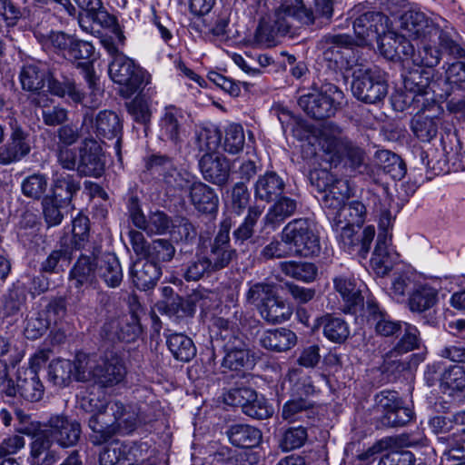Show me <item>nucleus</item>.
<instances>
[{"label":"nucleus","mask_w":465,"mask_h":465,"mask_svg":"<svg viewBox=\"0 0 465 465\" xmlns=\"http://www.w3.org/2000/svg\"><path fill=\"white\" fill-rule=\"evenodd\" d=\"M126 375V368L122 358L110 352L97 361L84 355L76 365V381L94 380L103 387H113L122 382Z\"/></svg>","instance_id":"nucleus-1"},{"label":"nucleus","mask_w":465,"mask_h":465,"mask_svg":"<svg viewBox=\"0 0 465 465\" xmlns=\"http://www.w3.org/2000/svg\"><path fill=\"white\" fill-rule=\"evenodd\" d=\"M318 140L322 151L329 156L331 163L337 164L345 159V163L352 170L363 164V151L348 140L341 129L332 123L322 126Z\"/></svg>","instance_id":"nucleus-2"},{"label":"nucleus","mask_w":465,"mask_h":465,"mask_svg":"<svg viewBox=\"0 0 465 465\" xmlns=\"http://www.w3.org/2000/svg\"><path fill=\"white\" fill-rule=\"evenodd\" d=\"M370 200L375 204V211L379 213V230L377 243L371 260L372 268L380 275L387 274L393 266V260L389 252L394 218L388 208V200L383 201L376 195H371Z\"/></svg>","instance_id":"nucleus-3"},{"label":"nucleus","mask_w":465,"mask_h":465,"mask_svg":"<svg viewBox=\"0 0 465 465\" xmlns=\"http://www.w3.org/2000/svg\"><path fill=\"white\" fill-rule=\"evenodd\" d=\"M309 179L319 193H323L322 204L328 217L341 207L351 194L347 180L338 178L327 169H314L310 172Z\"/></svg>","instance_id":"nucleus-4"},{"label":"nucleus","mask_w":465,"mask_h":465,"mask_svg":"<svg viewBox=\"0 0 465 465\" xmlns=\"http://www.w3.org/2000/svg\"><path fill=\"white\" fill-rule=\"evenodd\" d=\"M343 98V92L339 87L325 83L319 92L300 96L298 104L312 118L322 120L333 116Z\"/></svg>","instance_id":"nucleus-5"},{"label":"nucleus","mask_w":465,"mask_h":465,"mask_svg":"<svg viewBox=\"0 0 465 465\" xmlns=\"http://www.w3.org/2000/svg\"><path fill=\"white\" fill-rule=\"evenodd\" d=\"M351 92L360 101L375 104L381 101L388 93L384 74L376 67L355 65L352 71Z\"/></svg>","instance_id":"nucleus-6"},{"label":"nucleus","mask_w":465,"mask_h":465,"mask_svg":"<svg viewBox=\"0 0 465 465\" xmlns=\"http://www.w3.org/2000/svg\"><path fill=\"white\" fill-rule=\"evenodd\" d=\"M111 79L120 84L121 94L128 98L150 83V74L124 54H118L109 64Z\"/></svg>","instance_id":"nucleus-7"},{"label":"nucleus","mask_w":465,"mask_h":465,"mask_svg":"<svg viewBox=\"0 0 465 465\" xmlns=\"http://www.w3.org/2000/svg\"><path fill=\"white\" fill-rule=\"evenodd\" d=\"M282 232L294 256L312 257L320 252V237L308 219H294L283 227Z\"/></svg>","instance_id":"nucleus-8"},{"label":"nucleus","mask_w":465,"mask_h":465,"mask_svg":"<svg viewBox=\"0 0 465 465\" xmlns=\"http://www.w3.org/2000/svg\"><path fill=\"white\" fill-rule=\"evenodd\" d=\"M81 132L89 135L95 134L97 137L103 139L114 140V150L119 161L122 160L123 125L114 112L104 110L99 112L95 116L93 114H85Z\"/></svg>","instance_id":"nucleus-9"},{"label":"nucleus","mask_w":465,"mask_h":465,"mask_svg":"<svg viewBox=\"0 0 465 465\" xmlns=\"http://www.w3.org/2000/svg\"><path fill=\"white\" fill-rule=\"evenodd\" d=\"M403 86L406 91L405 104H417V108L423 110L430 102H434L433 70L413 68L403 75Z\"/></svg>","instance_id":"nucleus-10"},{"label":"nucleus","mask_w":465,"mask_h":465,"mask_svg":"<svg viewBox=\"0 0 465 465\" xmlns=\"http://www.w3.org/2000/svg\"><path fill=\"white\" fill-rule=\"evenodd\" d=\"M48 360V352L42 351L35 353L30 361V368L18 371L16 386L6 389L9 396L19 393L29 401H38L43 398L45 388L40 381L37 369Z\"/></svg>","instance_id":"nucleus-11"},{"label":"nucleus","mask_w":465,"mask_h":465,"mask_svg":"<svg viewBox=\"0 0 465 465\" xmlns=\"http://www.w3.org/2000/svg\"><path fill=\"white\" fill-rule=\"evenodd\" d=\"M325 45L323 59L329 69L337 72H348L355 68L353 52L351 46L354 40L348 35H326L322 38Z\"/></svg>","instance_id":"nucleus-12"},{"label":"nucleus","mask_w":465,"mask_h":465,"mask_svg":"<svg viewBox=\"0 0 465 465\" xmlns=\"http://www.w3.org/2000/svg\"><path fill=\"white\" fill-rule=\"evenodd\" d=\"M234 222L230 216H225L219 224V230L210 244V251L206 257L211 269L214 272L223 270L236 258V250L230 243V231Z\"/></svg>","instance_id":"nucleus-13"},{"label":"nucleus","mask_w":465,"mask_h":465,"mask_svg":"<svg viewBox=\"0 0 465 465\" xmlns=\"http://www.w3.org/2000/svg\"><path fill=\"white\" fill-rule=\"evenodd\" d=\"M376 405L382 412L381 422L387 427H401L414 417L411 408L403 406L397 391H383L375 397Z\"/></svg>","instance_id":"nucleus-14"},{"label":"nucleus","mask_w":465,"mask_h":465,"mask_svg":"<svg viewBox=\"0 0 465 465\" xmlns=\"http://www.w3.org/2000/svg\"><path fill=\"white\" fill-rule=\"evenodd\" d=\"M331 223L333 231L336 232L339 244L344 252L350 254L359 253L361 257L365 258L375 236L374 227L371 225L365 227L361 238H360L354 230L355 226L339 223L336 221H331Z\"/></svg>","instance_id":"nucleus-15"},{"label":"nucleus","mask_w":465,"mask_h":465,"mask_svg":"<svg viewBox=\"0 0 465 465\" xmlns=\"http://www.w3.org/2000/svg\"><path fill=\"white\" fill-rule=\"evenodd\" d=\"M390 19L381 12L367 11L353 22L356 45H368L379 39L389 28Z\"/></svg>","instance_id":"nucleus-16"},{"label":"nucleus","mask_w":465,"mask_h":465,"mask_svg":"<svg viewBox=\"0 0 465 465\" xmlns=\"http://www.w3.org/2000/svg\"><path fill=\"white\" fill-rule=\"evenodd\" d=\"M401 38L410 40H430L431 35L439 34L437 27L426 15L420 11L410 9L401 16Z\"/></svg>","instance_id":"nucleus-17"},{"label":"nucleus","mask_w":465,"mask_h":465,"mask_svg":"<svg viewBox=\"0 0 465 465\" xmlns=\"http://www.w3.org/2000/svg\"><path fill=\"white\" fill-rule=\"evenodd\" d=\"M133 224L148 235L165 234L173 226L172 219L163 212L156 211L146 218L136 199H132L128 207Z\"/></svg>","instance_id":"nucleus-18"},{"label":"nucleus","mask_w":465,"mask_h":465,"mask_svg":"<svg viewBox=\"0 0 465 465\" xmlns=\"http://www.w3.org/2000/svg\"><path fill=\"white\" fill-rule=\"evenodd\" d=\"M77 171L81 175L94 177L102 176L104 171L102 147L93 137H87L83 142Z\"/></svg>","instance_id":"nucleus-19"},{"label":"nucleus","mask_w":465,"mask_h":465,"mask_svg":"<svg viewBox=\"0 0 465 465\" xmlns=\"http://www.w3.org/2000/svg\"><path fill=\"white\" fill-rule=\"evenodd\" d=\"M371 195H375L371 192H367L365 197L367 203L362 200H352L347 204H343L339 210L335 211L332 215L329 216L331 221H336L339 223H345L346 225H353L358 228L361 227L366 221L367 217V204H373V212L379 218V213L375 211V204L370 200ZM376 196H378L376 194Z\"/></svg>","instance_id":"nucleus-20"},{"label":"nucleus","mask_w":465,"mask_h":465,"mask_svg":"<svg viewBox=\"0 0 465 465\" xmlns=\"http://www.w3.org/2000/svg\"><path fill=\"white\" fill-rule=\"evenodd\" d=\"M184 113L174 105L166 106L159 121L161 136L174 145L181 144L184 134Z\"/></svg>","instance_id":"nucleus-21"},{"label":"nucleus","mask_w":465,"mask_h":465,"mask_svg":"<svg viewBox=\"0 0 465 465\" xmlns=\"http://www.w3.org/2000/svg\"><path fill=\"white\" fill-rule=\"evenodd\" d=\"M46 430L52 439L55 440L64 448L76 444L81 434V426L76 420H71L58 415L50 418Z\"/></svg>","instance_id":"nucleus-22"},{"label":"nucleus","mask_w":465,"mask_h":465,"mask_svg":"<svg viewBox=\"0 0 465 465\" xmlns=\"http://www.w3.org/2000/svg\"><path fill=\"white\" fill-rule=\"evenodd\" d=\"M30 149L27 134L21 127H13L9 140L0 146V164L8 165L21 161Z\"/></svg>","instance_id":"nucleus-23"},{"label":"nucleus","mask_w":465,"mask_h":465,"mask_svg":"<svg viewBox=\"0 0 465 465\" xmlns=\"http://www.w3.org/2000/svg\"><path fill=\"white\" fill-rule=\"evenodd\" d=\"M200 170L205 180L217 185L227 183L230 174V163L223 155L206 153L199 160Z\"/></svg>","instance_id":"nucleus-24"},{"label":"nucleus","mask_w":465,"mask_h":465,"mask_svg":"<svg viewBox=\"0 0 465 465\" xmlns=\"http://www.w3.org/2000/svg\"><path fill=\"white\" fill-rule=\"evenodd\" d=\"M130 275L137 289H153L162 275V267L148 259L138 260L131 267Z\"/></svg>","instance_id":"nucleus-25"},{"label":"nucleus","mask_w":465,"mask_h":465,"mask_svg":"<svg viewBox=\"0 0 465 465\" xmlns=\"http://www.w3.org/2000/svg\"><path fill=\"white\" fill-rule=\"evenodd\" d=\"M226 354L223 365L230 370H249L254 366V356L247 349L242 338L234 341H227L223 345Z\"/></svg>","instance_id":"nucleus-26"},{"label":"nucleus","mask_w":465,"mask_h":465,"mask_svg":"<svg viewBox=\"0 0 465 465\" xmlns=\"http://www.w3.org/2000/svg\"><path fill=\"white\" fill-rule=\"evenodd\" d=\"M94 53V47L90 42L74 37V41L66 55L70 59L84 60V62L79 63L78 65L84 69V77L92 92H94L97 80L92 64L89 62Z\"/></svg>","instance_id":"nucleus-27"},{"label":"nucleus","mask_w":465,"mask_h":465,"mask_svg":"<svg viewBox=\"0 0 465 465\" xmlns=\"http://www.w3.org/2000/svg\"><path fill=\"white\" fill-rule=\"evenodd\" d=\"M51 438L46 429L34 434L31 443L32 465H53L56 462L58 456L51 450Z\"/></svg>","instance_id":"nucleus-28"},{"label":"nucleus","mask_w":465,"mask_h":465,"mask_svg":"<svg viewBox=\"0 0 465 465\" xmlns=\"http://www.w3.org/2000/svg\"><path fill=\"white\" fill-rule=\"evenodd\" d=\"M97 276L110 288L118 287L123 281V270L114 253L106 252L97 256Z\"/></svg>","instance_id":"nucleus-29"},{"label":"nucleus","mask_w":465,"mask_h":465,"mask_svg":"<svg viewBox=\"0 0 465 465\" xmlns=\"http://www.w3.org/2000/svg\"><path fill=\"white\" fill-rule=\"evenodd\" d=\"M88 427L91 430L90 440L94 445L105 443L117 435L110 411L91 415Z\"/></svg>","instance_id":"nucleus-30"},{"label":"nucleus","mask_w":465,"mask_h":465,"mask_svg":"<svg viewBox=\"0 0 465 465\" xmlns=\"http://www.w3.org/2000/svg\"><path fill=\"white\" fill-rule=\"evenodd\" d=\"M285 183L275 172H266L254 183V197L263 202L277 199L283 192Z\"/></svg>","instance_id":"nucleus-31"},{"label":"nucleus","mask_w":465,"mask_h":465,"mask_svg":"<svg viewBox=\"0 0 465 465\" xmlns=\"http://www.w3.org/2000/svg\"><path fill=\"white\" fill-rule=\"evenodd\" d=\"M189 197L194 207L201 213H213L218 209V197L213 189L195 180L189 190Z\"/></svg>","instance_id":"nucleus-32"},{"label":"nucleus","mask_w":465,"mask_h":465,"mask_svg":"<svg viewBox=\"0 0 465 465\" xmlns=\"http://www.w3.org/2000/svg\"><path fill=\"white\" fill-rule=\"evenodd\" d=\"M108 410L113 417L117 434H129L135 430L138 413L133 407L115 401L110 402Z\"/></svg>","instance_id":"nucleus-33"},{"label":"nucleus","mask_w":465,"mask_h":465,"mask_svg":"<svg viewBox=\"0 0 465 465\" xmlns=\"http://www.w3.org/2000/svg\"><path fill=\"white\" fill-rule=\"evenodd\" d=\"M297 338L293 331L285 328L265 331L261 338V345L271 351H285L293 347Z\"/></svg>","instance_id":"nucleus-34"},{"label":"nucleus","mask_w":465,"mask_h":465,"mask_svg":"<svg viewBox=\"0 0 465 465\" xmlns=\"http://www.w3.org/2000/svg\"><path fill=\"white\" fill-rule=\"evenodd\" d=\"M313 407L310 399L292 396L282 406V418L288 422L304 421L314 415Z\"/></svg>","instance_id":"nucleus-35"},{"label":"nucleus","mask_w":465,"mask_h":465,"mask_svg":"<svg viewBox=\"0 0 465 465\" xmlns=\"http://www.w3.org/2000/svg\"><path fill=\"white\" fill-rule=\"evenodd\" d=\"M408 56L417 67L432 69L440 61V50L427 43V39H420V43L417 45V51L413 45L408 44Z\"/></svg>","instance_id":"nucleus-36"},{"label":"nucleus","mask_w":465,"mask_h":465,"mask_svg":"<svg viewBox=\"0 0 465 465\" xmlns=\"http://www.w3.org/2000/svg\"><path fill=\"white\" fill-rule=\"evenodd\" d=\"M97 256L82 255L78 258L70 272V281L75 288L91 283L97 275L96 262Z\"/></svg>","instance_id":"nucleus-37"},{"label":"nucleus","mask_w":465,"mask_h":465,"mask_svg":"<svg viewBox=\"0 0 465 465\" xmlns=\"http://www.w3.org/2000/svg\"><path fill=\"white\" fill-rule=\"evenodd\" d=\"M324 337L331 342L342 343L350 336L349 324L341 317L325 314L318 319Z\"/></svg>","instance_id":"nucleus-38"},{"label":"nucleus","mask_w":465,"mask_h":465,"mask_svg":"<svg viewBox=\"0 0 465 465\" xmlns=\"http://www.w3.org/2000/svg\"><path fill=\"white\" fill-rule=\"evenodd\" d=\"M230 442L240 448H253L262 440V432L247 424H234L227 431Z\"/></svg>","instance_id":"nucleus-39"},{"label":"nucleus","mask_w":465,"mask_h":465,"mask_svg":"<svg viewBox=\"0 0 465 465\" xmlns=\"http://www.w3.org/2000/svg\"><path fill=\"white\" fill-rule=\"evenodd\" d=\"M261 317L268 323H281L290 319L292 314V307L279 296L259 306Z\"/></svg>","instance_id":"nucleus-40"},{"label":"nucleus","mask_w":465,"mask_h":465,"mask_svg":"<svg viewBox=\"0 0 465 465\" xmlns=\"http://www.w3.org/2000/svg\"><path fill=\"white\" fill-rule=\"evenodd\" d=\"M48 72L35 64H25L19 73V81L22 89L27 92L37 93L45 85Z\"/></svg>","instance_id":"nucleus-41"},{"label":"nucleus","mask_w":465,"mask_h":465,"mask_svg":"<svg viewBox=\"0 0 465 465\" xmlns=\"http://www.w3.org/2000/svg\"><path fill=\"white\" fill-rule=\"evenodd\" d=\"M84 355H78L75 362L63 359L52 361L48 367L49 381L56 386H64L72 376L76 380V365L78 364L79 358L83 359Z\"/></svg>","instance_id":"nucleus-42"},{"label":"nucleus","mask_w":465,"mask_h":465,"mask_svg":"<svg viewBox=\"0 0 465 465\" xmlns=\"http://www.w3.org/2000/svg\"><path fill=\"white\" fill-rule=\"evenodd\" d=\"M53 193L60 202L70 203L74 195L80 190V183L74 175L56 171L53 176Z\"/></svg>","instance_id":"nucleus-43"},{"label":"nucleus","mask_w":465,"mask_h":465,"mask_svg":"<svg viewBox=\"0 0 465 465\" xmlns=\"http://www.w3.org/2000/svg\"><path fill=\"white\" fill-rule=\"evenodd\" d=\"M221 142V133L215 128L199 126L195 129L193 137V151H197L195 156L200 153H213Z\"/></svg>","instance_id":"nucleus-44"},{"label":"nucleus","mask_w":465,"mask_h":465,"mask_svg":"<svg viewBox=\"0 0 465 465\" xmlns=\"http://www.w3.org/2000/svg\"><path fill=\"white\" fill-rule=\"evenodd\" d=\"M369 322L374 326L376 332L381 336H392L402 331L403 322H394L390 317L380 311L377 305H369Z\"/></svg>","instance_id":"nucleus-45"},{"label":"nucleus","mask_w":465,"mask_h":465,"mask_svg":"<svg viewBox=\"0 0 465 465\" xmlns=\"http://www.w3.org/2000/svg\"><path fill=\"white\" fill-rule=\"evenodd\" d=\"M333 284L349 310L362 302L361 292L354 278L341 275L333 279Z\"/></svg>","instance_id":"nucleus-46"},{"label":"nucleus","mask_w":465,"mask_h":465,"mask_svg":"<svg viewBox=\"0 0 465 465\" xmlns=\"http://www.w3.org/2000/svg\"><path fill=\"white\" fill-rule=\"evenodd\" d=\"M280 269L286 276L304 282H313L318 273V268L312 262L286 261L280 262Z\"/></svg>","instance_id":"nucleus-47"},{"label":"nucleus","mask_w":465,"mask_h":465,"mask_svg":"<svg viewBox=\"0 0 465 465\" xmlns=\"http://www.w3.org/2000/svg\"><path fill=\"white\" fill-rule=\"evenodd\" d=\"M297 209L296 200L282 196L276 200V202L269 208L268 213L264 216L266 224L279 225L285 219L293 215Z\"/></svg>","instance_id":"nucleus-48"},{"label":"nucleus","mask_w":465,"mask_h":465,"mask_svg":"<svg viewBox=\"0 0 465 465\" xmlns=\"http://www.w3.org/2000/svg\"><path fill=\"white\" fill-rule=\"evenodd\" d=\"M167 346L173 357L181 361H190L196 355V348L193 341L183 333L169 335Z\"/></svg>","instance_id":"nucleus-49"},{"label":"nucleus","mask_w":465,"mask_h":465,"mask_svg":"<svg viewBox=\"0 0 465 465\" xmlns=\"http://www.w3.org/2000/svg\"><path fill=\"white\" fill-rule=\"evenodd\" d=\"M48 84L49 92L59 97L68 96L74 103H84L87 105L88 102H85L84 94L76 86L74 81L69 78H64L63 81H59L47 76L46 80Z\"/></svg>","instance_id":"nucleus-50"},{"label":"nucleus","mask_w":465,"mask_h":465,"mask_svg":"<svg viewBox=\"0 0 465 465\" xmlns=\"http://www.w3.org/2000/svg\"><path fill=\"white\" fill-rule=\"evenodd\" d=\"M375 40L379 43L381 53L387 59L392 60L397 56L400 57L401 54L406 56L409 55L408 44L410 42L401 38V36L396 37L393 33H387L386 31L379 39Z\"/></svg>","instance_id":"nucleus-51"},{"label":"nucleus","mask_w":465,"mask_h":465,"mask_svg":"<svg viewBox=\"0 0 465 465\" xmlns=\"http://www.w3.org/2000/svg\"><path fill=\"white\" fill-rule=\"evenodd\" d=\"M70 203L60 202V199L52 196L45 197L42 201L43 215L48 227L59 225Z\"/></svg>","instance_id":"nucleus-52"},{"label":"nucleus","mask_w":465,"mask_h":465,"mask_svg":"<svg viewBox=\"0 0 465 465\" xmlns=\"http://www.w3.org/2000/svg\"><path fill=\"white\" fill-rule=\"evenodd\" d=\"M437 300L436 291L428 285L417 286L409 299V307L412 312H422L431 308Z\"/></svg>","instance_id":"nucleus-53"},{"label":"nucleus","mask_w":465,"mask_h":465,"mask_svg":"<svg viewBox=\"0 0 465 465\" xmlns=\"http://www.w3.org/2000/svg\"><path fill=\"white\" fill-rule=\"evenodd\" d=\"M175 254L174 246L165 239H157L149 243V249L144 258L153 263L161 265L173 260Z\"/></svg>","instance_id":"nucleus-54"},{"label":"nucleus","mask_w":465,"mask_h":465,"mask_svg":"<svg viewBox=\"0 0 465 465\" xmlns=\"http://www.w3.org/2000/svg\"><path fill=\"white\" fill-rule=\"evenodd\" d=\"M307 439L308 432L304 426L290 427L282 433L279 447L283 451L296 450L302 447Z\"/></svg>","instance_id":"nucleus-55"},{"label":"nucleus","mask_w":465,"mask_h":465,"mask_svg":"<svg viewBox=\"0 0 465 465\" xmlns=\"http://www.w3.org/2000/svg\"><path fill=\"white\" fill-rule=\"evenodd\" d=\"M261 258L263 260L282 259L294 256L289 242L285 239V235L282 231L280 240L273 238L266 244L260 252Z\"/></svg>","instance_id":"nucleus-56"},{"label":"nucleus","mask_w":465,"mask_h":465,"mask_svg":"<svg viewBox=\"0 0 465 465\" xmlns=\"http://www.w3.org/2000/svg\"><path fill=\"white\" fill-rule=\"evenodd\" d=\"M134 323L129 327L127 331H124L122 324L124 321L112 320L106 322L104 326V331L107 332L111 339L117 338L118 340L131 341L134 340L141 331V327L136 322V319L132 316Z\"/></svg>","instance_id":"nucleus-57"},{"label":"nucleus","mask_w":465,"mask_h":465,"mask_svg":"<svg viewBox=\"0 0 465 465\" xmlns=\"http://www.w3.org/2000/svg\"><path fill=\"white\" fill-rule=\"evenodd\" d=\"M379 158L383 162L381 167L394 180H401L406 174V167L401 157L389 151L379 153Z\"/></svg>","instance_id":"nucleus-58"},{"label":"nucleus","mask_w":465,"mask_h":465,"mask_svg":"<svg viewBox=\"0 0 465 465\" xmlns=\"http://www.w3.org/2000/svg\"><path fill=\"white\" fill-rule=\"evenodd\" d=\"M280 35L267 17L262 18L256 29L254 42L260 47H272L277 45Z\"/></svg>","instance_id":"nucleus-59"},{"label":"nucleus","mask_w":465,"mask_h":465,"mask_svg":"<svg viewBox=\"0 0 465 465\" xmlns=\"http://www.w3.org/2000/svg\"><path fill=\"white\" fill-rule=\"evenodd\" d=\"M274 295V286L266 282H257L252 284L246 292V300L253 304L259 310V306L272 300Z\"/></svg>","instance_id":"nucleus-60"},{"label":"nucleus","mask_w":465,"mask_h":465,"mask_svg":"<svg viewBox=\"0 0 465 465\" xmlns=\"http://www.w3.org/2000/svg\"><path fill=\"white\" fill-rule=\"evenodd\" d=\"M414 134L422 142H430L438 133V124L431 117L417 115L411 124Z\"/></svg>","instance_id":"nucleus-61"},{"label":"nucleus","mask_w":465,"mask_h":465,"mask_svg":"<svg viewBox=\"0 0 465 465\" xmlns=\"http://www.w3.org/2000/svg\"><path fill=\"white\" fill-rule=\"evenodd\" d=\"M245 136L243 128L237 124H230L225 130L223 148L232 154L238 153L243 148Z\"/></svg>","instance_id":"nucleus-62"},{"label":"nucleus","mask_w":465,"mask_h":465,"mask_svg":"<svg viewBox=\"0 0 465 465\" xmlns=\"http://www.w3.org/2000/svg\"><path fill=\"white\" fill-rule=\"evenodd\" d=\"M262 213V210L258 206L249 208L248 214L243 223L233 232V237L236 242H243L252 236L253 227Z\"/></svg>","instance_id":"nucleus-63"},{"label":"nucleus","mask_w":465,"mask_h":465,"mask_svg":"<svg viewBox=\"0 0 465 465\" xmlns=\"http://www.w3.org/2000/svg\"><path fill=\"white\" fill-rule=\"evenodd\" d=\"M441 384L452 391H463L465 389V369L458 365L450 366L441 375Z\"/></svg>","instance_id":"nucleus-64"}]
</instances>
